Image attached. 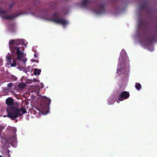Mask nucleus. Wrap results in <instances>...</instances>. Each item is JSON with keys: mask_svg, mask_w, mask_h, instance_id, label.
<instances>
[{"mask_svg": "<svg viewBox=\"0 0 157 157\" xmlns=\"http://www.w3.org/2000/svg\"><path fill=\"white\" fill-rule=\"evenodd\" d=\"M13 99L11 98H9L6 99V104L10 106H8L6 109L8 114L3 116L4 117H8L11 119L14 120L18 116H21L24 113H26L27 111L25 108H22L20 109H18L13 105Z\"/></svg>", "mask_w": 157, "mask_h": 157, "instance_id": "1", "label": "nucleus"}, {"mask_svg": "<svg viewBox=\"0 0 157 157\" xmlns=\"http://www.w3.org/2000/svg\"><path fill=\"white\" fill-rule=\"evenodd\" d=\"M23 42L22 40L16 39L12 40L9 42V47L10 49L13 50V52H16L17 56V58L15 59H13V63H11V66L14 67L16 65V61L17 59L21 61V59L23 55V52L20 50V47L17 46L22 43ZM8 59L11 63L12 59L10 57L8 58Z\"/></svg>", "mask_w": 157, "mask_h": 157, "instance_id": "2", "label": "nucleus"}, {"mask_svg": "<svg viewBox=\"0 0 157 157\" xmlns=\"http://www.w3.org/2000/svg\"><path fill=\"white\" fill-rule=\"evenodd\" d=\"M44 99L40 104V109L38 108H35V109H33L34 114L37 113L38 114H43L44 111L48 113L49 109V105L51 102V100L46 97H43Z\"/></svg>", "mask_w": 157, "mask_h": 157, "instance_id": "3", "label": "nucleus"}, {"mask_svg": "<svg viewBox=\"0 0 157 157\" xmlns=\"http://www.w3.org/2000/svg\"><path fill=\"white\" fill-rule=\"evenodd\" d=\"M23 14V12L20 11L18 14L16 13H13L10 15H7V12L4 10L2 8H0V15L1 17L5 19L11 20L13 19L18 16Z\"/></svg>", "mask_w": 157, "mask_h": 157, "instance_id": "4", "label": "nucleus"}, {"mask_svg": "<svg viewBox=\"0 0 157 157\" xmlns=\"http://www.w3.org/2000/svg\"><path fill=\"white\" fill-rule=\"evenodd\" d=\"M58 14L56 13L52 16V17L49 19V20L53 21L56 23L62 24L63 26H65L68 23V21L62 18H58Z\"/></svg>", "mask_w": 157, "mask_h": 157, "instance_id": "5", "label": "nucleus"}, {"mask_svg": "<svg viewBox=\"0 0 157 157\" xmlns=\"http://www.w3.org/2000/svg\"><path fill=\"white\" fill-rule=\"evenodd\" d=\"M155 28L156 29V33H153L146 38V42L149 44H152L153 43L156 41L157 39V24Z\"/></svg>", "mask_w": 157, "mask_h": 157, "instance_id": "6", "label": "nucleus"}, {"mask_svg": "<svg viewBox=\"0 0 157 157\" xmlns=\"http://www.w3.org/2000/svg\"><path fill=\"white\" fill-rule=\"evenodd\" d=\"M130 94L128 92L126 91H123L121 92L120 95L118 97V99L117 100L118 103H119L120 101H123L124 99L129 98Z\"/></svg>", "mask_w": 157, "mask_h": 157, "instance_id": "7", "label": "nucleus"}, {"mask_svg": "<svg viewBox=\"0 0 157 157\" xmlns=\"http://www.w3.org/2000/svg\"><path fill=\"white\" fill-rule=\"evenodd\" d=\"M105 4L104 3H101L98 5L95 12L98 14H100L105 13L104 8Z\"/></svg>", "mask_w": 157, "mask_h": 157, "instance_id": "8", "label": "nucleus"}, {"mask_svg": "<svg viewBox=\"0 0 157 157\" xmlns=\"http://www.w3.org/2000/svg\"><path fill=\"white\" fill-rule=\"evenodd\" d=\"M90 2L89 0H83V1L80 3V6L82 8L86 7Z\"/></svg>", "mask_w": 157, "mask_h": 157, "instance_id": "9", "label": "nucleus"}, {"mask_svg": "<svg viewBox=\"0 0 157 157\" xmlns=\"http://www.w3.org/2000/svg\"><path fill=\"white\" fill-rule=\"evenodd\" d=\"M147 6V3L146 2H145L142 3L140 6V9H146Z\"/></svg>", "mask_w": 157, "mask_h": 157, "instance_id": "10", "label": "nucleus"}, {"mask_svg": "<svg viewBox=\"0 0 157 157\" xmlns=\"http://www.w3.org/2000/svg\"><path fill=\"white\" fill-rule=\"evenodd\" d=\"M41 71L40 70H37V69H35L34 72V74L35 75H39L40 74Z\"/></svg>", "mask_w": 157, "mask_h": 157, "instance_id": "11", "label": "nucleus"}, {"mask_svg": "<svg viewBox=\"0 0 157 157\" xmlns=\"http://www.w3.org/2000/svg\"><path fill=\"white\" fill-rule=\"evenodd\" d=\"M137 90H140L141 88V85L138 83H136L135 86Z\"/></svg>", "mask_w": 157, "mask_h": 157, "instance_id": "12", "label": "nucleus"}, {"mask_svg": "<svg viewBox=\"0 0 157 157\" xmlns=\"http://www.w3.org/2000/svg\"><path fill=\"white\" fill-rule=\"evenodd\" d=\"M25 86V84L24 83H19L18 85V87L20 88L23 89Z\"/></svg>", "mask_w": 157, "mask_h": 157, "instance_id": "13", "label": "nucleus"}, {"mask_svg": "<svg viewBox=\"0 0 157 157\" xmlns=\"http://www.w3.org/2000/svg\"><path fill=\"white\" fill-rule=\"evenodd\" d=\"M144 25V23L143 22L139 21L138 23V28H140L142 26Z\"/></svg>", "mask_w": 157, "mask_h": 157, "instance_id": "14", "label": "nucleus"}, {"mask_svg": "<svg viewBox=\"0 0 157 157\" xmlns=\"http://www.w3.org/2000/svg\"><path fill=\"white\" fill-rule=\"evenodd\" d=\"M13 84L12 83H10L7 84V86L9 87H11L13 86Z\"/></svg>", "mask_w": 157, "mask_h": 157, "instance_id": "15", "label": "nucleus"}, {"mask_svg": "<svg viewBox=\"0 0 157 157\" xmlns=\"http://www.w3.org/2000/svg\"><path fill=\"white\" fill-rule=\"evenodd\" d=\"M13 5H14V3H12L10 4L9 5V9H11V8H12V7Z\"/></svg>", "mask_w": 157, "mask_h": 157, "instance_id": "16", "label": "nucleus"}, {"mask_svg": "<svg viewBox=\"0 0 157 157\" xmlns=\"http://www.w3.org/2000/svg\"><path fill=\"white\" fill-rule=\"evenodd\" d=\"M26 61V60L25 59H23L22 60V62L23 63V64L24 65H25V62Z\"/></svg>", "mask_w": 157, "mask_h": 157, "instance_id": "17", "label": "nucleus"}, {"mask_svg": "<svg viewBox=\"0 0 157 157\" xmlns=\"http://www.w3.org/2000/svg\"><path fill=\"white\" fill-rule=\"evenodd\" d=\"M13 79L14 80H16V78L15 76H13Z\"/></svg>", "mask_w": 157, "mask_h": 157, "instance_id": "18", "label": "nucleus"}, {"mask_svg": "<svg viewBox=\"0 0 157 157\" xmlns=\"http://www.w3.org/2000/svg\"><path fill=\"white\" fill-rule=\"evenodd\" d=\"M121 69H118L117 70V72H119L120 71H121Z\"/></svg>", "mask_w": 157, "mask_h": 157, "instance_id": "19", "label": "nucleus"}, {"mask_svg": "<svg viewBox=\"0 0 157 157\" xmlns=\"http://www.w3.org/2000/svg\"><path fill=\"white\" fill-rule=\"evenodd\" d=\"M34 56L36 58V57H37V55L36 54H34Z\"/></svg>", "mask_w": 157, "mask_h": 157, "instance_id": "20", "label": "nucleus"}, {"mask_svg": "<svg viewBox=\"0 0 157 157\" xmlns=\"http://www.w3.org/2000/svg\"><path fill=\"white\" fill-rule=\"evenodd\" d=\"M8 157H9L10 156V153H9V151H8Z\"/></svg>", "mask_w": 157, "mask_h": 157, "instance_id": "21", "label": "nucleus"}, {"mask_svg": "<svg viewBox=\"0 0 157 157\" xmlns=\"http://www.w3.org/2000/svg\"><path fill=\"white\" fill-rule=\"evenodd\" d=\"M13 138H14V139H16V137L15 136H14L13 137Z\"/></svg>", "mask_w": 157, "mask_h": 157, "instance_id": "22", "label": "nucleus"}]
</instances>
